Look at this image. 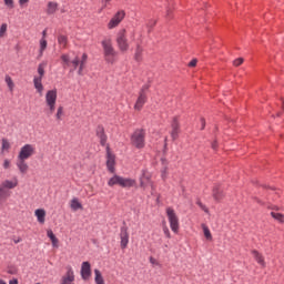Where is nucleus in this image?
<instances>
[{
  "label": "nucleus",
  "mask_w": 284,
  "mask_h": 284,
  "mask_svg": "<svg viewBox=\"0 0 284 284\" xmlns=\"http://www.w3.org/2000/svg\"><path fill=\"white\" fill-rule=\"evenodd\" d=\"M95 134L100 140V145H102L106 150V170L111 174H114V172H116V155L112 153L110 144H108V135L105 134V129L103 128V125L97 126Z\"/></svg>",
  "instance_id": "obj_1"
},
{
  "label": "nucleus",
  "mask_w": 284,
  "mask_h": 284,
  "mask_svg": "<svg viewBox=\"0 0 284 284\" xmlns=\"http://www.w3.org/2000/svg\"><path fill=\"white\" fill-rule=\"evenodd\" d=\"M101 47L103 50L104 61L106 63H110L111 65H114V63L119 61V52L116 51V49H114V45L112 44V38H104L101 41Z\"/></svg>",
  "instance_id": "obj_2"
},
{
  "label": "nucleus",
  "mask_w": 284,
  "mask_h": 284,
  "mask_svg": "<svg viewBox=\"0 0 284 284\" xmlns=\"http://www.w3.org/2000/svg\"><path fill=\"white\" fill-rule=\"evenodd\" d=\"M109 187H114V185H119L120 187L130 189L136 186V180L132 178H123L121 175L114 174L108 181Z\"/></svg>",
  "instance_id": "obj_3"
},
{
  "label": "nucleus",
  "mask_w": 284,
  "mask_h": 284,
  "mask_svg": "<svg viewBox=\"0 0 284 284\" xmlns=\"http://www.w3.org/2000/svg\"><path fill=\"white\" fill-rule=\"evenodd\" d=\"M45 68H48V61H42L38 65L39 77L33 78V85L40 95L43 94V77L45 75Z\"/></svg>",
  "instance_id": "obj_4"
},
{
  "label": "nucleus",
  "mask_w": 284,
  "mask_h": 284,
  "mask_svg": "<svg viewBox=\"0 0 284 284\" xmlns=\"http://www.w3.org/2000/svg\"><path fill=\"white\" fill-rule=\"evenodd\" d=\"M131 145L136 148V150H143L145 148V130L144 129H136L131 134Z\"/></svg>",
  "instance_id": "obj_5"
},
{
  "label": "nucleus",
  "mask_w": 284,
  "mask_h": 284,
  "mask_svg": "<svg viewBox=\"0 0 284 284\" xmlns=\"http://www.w3.org/2000/svg\"><path fill=\"white\" fill-rule=\"evenodd\" d=\"M115 41L120 52H128L130 50V42H128V30L121 29L116 34Z\"/></svg>",
  "instance_id": "obj_6"
},
{
  "label": "nucleus",
  "mask_w": 284,
  "mask_h": 284,
  "mask_svg": "<svg viewBox=\"0 0 284 284\" xmlns=\"http://www.w3.org/2000/svg\"><path fill=\"white\" fill-rule=\"evenodd\" d=\"M166 216L173 234H179L181 225L179 223V215H176V211L172 207H166Z\"/></svg>",
  "instance_id": "obj_7"
},
{
  "label": "nucleus",
  "mask_w": 284,
  "mask_h": 284,
  "mask_svg": "<svg viewBox=\"0 0 284 284\" xmlns=\"http://www.w3.org/2000/svg\"><path fill=\"white\" fill-rule=\"evenodd\" d=\"M87 63H88V53H83L80 59H79V57H75L71 61V65H72L73 70L78 69L79 77H83V70H85Z\"/></svg>",
  "instance_id": "obj_8"
},
{
  "label": "nucleus",
  "mask_w": 284,
  "mask_h": 284,
  "mask_svg": "<svg viewBox=\"0 0 284 284\" xmlns=\"http://www.w3.org/2000/svg\"><path fill=\"white\" fill-rule=\"evenodd\" d=\"M123 19H125V10L116 11L106 24L108 30H114V28H119V26H121L123 22Z\"/></svg>",
  "instance_id": "obj_9"
},
{
  "label": "nucleus",
  "mask_w": 284,
  "mask_h": 284,
  "mask_svg": "<svg viewBox=\"0 0 284 284\" xmlns=\"http://www.w3.org/2000/svg\"><path fill=\"white\" fill-rule=\"evenodd\" d=\"M37 149L34 144H24L18 154V161H28L31 156H34Z\"/></svg>",
  "instance_id": "obj_10"
},
{
  "label": "nucleus",
  "mask_w": 284,
  "mask_h": 284,
  "mask_svg": "<svg viewBox=\"0 0 284 284\" xmlns=\"http://www.w3.org/2000/svg\"><path fill=\"white\" fill-rule=\"evenodd\" d=\"M45 104L49 108L50 114H53L54 111L57 110V89L47 91Z\"/></svg>",
  "instance_id": "obj_11"
},
{
  "label": "nucleus",
  "mask_w": 284,
  "mask_h": 284,
  "mask_svg": "<svg viewBox=\"0 0 284 284\" xmlns=\"http://www.w3.org/2000/svg\"><path fill=\"white\" fill-rule=\"evenodd\" d=\"M181 134V123L179 122V116H174L171 122V139L176 141Z\"/></svg>",
  "instance_id": "obj_12"
},
{
  "label": "nucleus",
  "mask_w": 284,
  "mask_h": 284,
  "mask_svg": "<svg viewBox=\"0 0 284 284\" xmlns=\"http://www.w3.org/2000/svg\"><path fill=\"white\" fill-rule=\"evenodd\" d=\"M145 103H148V94L145 93V89H142L139 93L136 101H135L134 110H136L138 112H141V110H143V105H145Z\"/></svg>",
  "instance_id": "obj_13"
},
{
  "label": "nucleus",
  "mask_w": 284,
  "mask_h": 284,
  "mask_svg": "<svg viewBox=\"0 0 284 284\" xmlns=\"http://www.w3.org/2000/svg\"><path fill=\"white\" fill-rule=\"evenodd\" d=\"M148 183H151L152 190H154V183H152V174L148 170H142L140 176V187H146Z\"/></svg>",
  "instance_id": "obj_14"
},
{
  "label": "nucleus",
  "mask_w": 284,
  "mask_h": 284,
  "mask_svg": "<svg viewBox=\"0 0 284 284\" xmlns=\"http://www.w3.org/2000/svg\"><path fill=\"white\" fill-rule=\"evenodd\" d=\"M212 196L216 203H221L225 199V192L220 184H215L212 190Z\"/></svg>",
  "instance_id": "obj_15"
},
{
  "label": "nucleus",
  "mask_w": 284,
  "mask_h": 284,
  "mask_svg": "<svg viewBox=\"0 0 284 284\" xmlns=\"http://www.w3.org/2000/svg\"><path fill=\"white\" fill-rule=\"evenodd\" d=\"M120 239H121V247L125 250L128 244L130 243V234L128 233V229L122 226L120 230Z\"/></svg>",
  "instance_id": "obj_16"
},
{
  "label": "nucleus",
  "mask_w": 284,
  "mask_h": 284,
  "mask_svg": "<svg viewBox=\"0 0 284 284\" xmlns=\"http://www.w3.org/2000/svg\"><path fill=\"white\" fill-rule=\"evenodd\" d=\"M81 276L83 281H88L92 276V268L90 262H83L81 266Z\"/></svg>",
  "instance_id": "obj_17"
},
{
  "label": "nucleus",
  "mask_w": 284,
  "mask_h": 284,
  "mask_svg": "<svg viewBox=\"0 0 284 284\" xmlns=\"http://www.w3.org/2000/svg\"><path fill=\"white\" fill-rule=\"evenodd\" d=\"M0 185L4 190H14V187L19 185V180L17 178H13L12 180H4Z\"/></svg>",
  "instance_id": "obj_18"
},
{
  "label": "nucleus",
  "mask_w": 284,
  "mask_h": 284,
  "mask_svg": "<svg viewBox=\"0 0 284 284\" xmlns=\"http://www.w3.org/2000/svg\"><path fill=\"white\" fill-rule=\"evenodd\" d=\"M74 283V271L69 267L65 275L62 277L61 284H73Z\"/></svg>",
  "instance_id": "obj_19"
},
{
  "label": "nucleus",
  "mask_w": 284,
  "mask_h": 284,
  "mask_svg": "<svg viewBox=\"0 0 284 284\" xmlns=\"http://www.w3.org/2000/svg\"><path fill=\"white\" fill-rule=\"evenodd\" d=\"M34 216L37 217V221L40 223V225L45 223V211L43 209H37L34 211Z\"/></svg>",
  "instance_id": "obj_20"
},
{
  "label": "nucleus",
  "mask_w": 284,
  "mask_h": 284,
  "mask_svg": "<svg viewBox=\"0 0 284 284\" xmlns=\"http://www.w3.org/2000/svg\"><path fill=\"white\" fill-rule=\"evenodd\" d=\"M45 50H48V39L41 38L39 40V59H41V57H43V53L45 52Z\"/></svg>",
  "instance_id": "obj_21"
},
{
  "label": "nucleus",
  "mask_w": 284,
  "mask_h": 284,
  "mask_svg": "<svg viewBox=\"0 0 284 284\" xmlns=\"http://www.w3.org/2000/svg\"><path fill=\"white\" fill-rule=\"evenodd\" d=\"M161 161L163 165V168L161 169V179L162 181H168V176H169L168 160H165V158H162Z\"/></svg>",
  "instance_id": "obj_22"
},
{
  "label": "nucleus",
  "mask_w": 284,
  "mask_h": 284,
  "mask_svg": "<svg viewBox=\"0 0 284 284\" xmlns=\"http://www.w3.org/2000/svg\"><path fill=\"white\" fill-rule=\"evenodd\" d=\"M16 165L21 174H28L29 166L26 160H18Z\"/></svg>",
  "instance_id": "obj_23"
},
{
  "label": "nucleus",
  "mask_w": 284,
  "mask_h": 284,
  "mask_svg": "<svg viewBox=\"0 0 284 284\" xmlns=\"http://www.w3.org/2000/svg\"><path fill=\"white\" fill-rule=\"evenodd\" d=\"M134 60L138 63H141V61H143V47H141V44H136Z\"/></svg>",
  "instance_id": "obj_24"
},
{
  "label": "nucleus",
  "mask_w": 284,
  "mask_h": 284,
  "mask_svg": "<svg viewBox=\"0 0 284 284\" xmlns=\"http://www.w3.org/2000/svg\"><path fill=\"white\" fill-rule=\"evenodd\" d=\"M57 10H59V3L57 2H48L47 4V14H54V12H57Z\"/></svg>",
  "instance_id": "obj_25"
},
{
  "label": "nucleus",
  "mask_w": 284,
  "mask_h": 284,
  "mask_svg": "<svg viewBox=\"0 0 284 284\" xmlns=\"http://www.w3.org/2000/svg\"><path fill=\"white\" fill-rule=\"evenodd\" d=\"M71 210H73V212H77V210H83V205L81 204V202H79V199L73 197L71 200Z\"/></svg>",
  "instance_id": "obj_26"
},
{
  "label": "nucleus",
  "mask_w": 284,
  "mask_h": 284,
  "mask_svg": "<svg viewBox=\"0 0 284 284\" xmlns=\"http://www.w3.org/2000/svg\"><path fill=\"white\" fill-rule=\"evenodd\" d=\"M58 43L63 50H65L68 48V36H59Z\"/></svg>",
  "instance_id": "obj_27"
},
{
  "label": "nucleus",
  "mask_w": 284,
  "mask_h": 284,
  "mask_svg": "<svg viewBox=\"0 0 284 284\" xmlns=\"http://www.w3.org/2000/svg\"><path fill=\"white\" fill-rule=\"evenodd\" d=\"M4 82L7 83L9 91L14 92V81H12V78L9 74L4 77Z\"/></svg>",
  "instance_id": "obj_28"
},
{
  "label": "nucleus",
  "mask_w": 284,
  "mask_h": 284,
  "mask_svg": "<svg viewBox=\"0 0 284 284\" xmlns=\"http://www.w3.org/2000/svg\"><path fill=\"white\" fill-rule=\"evenodd\" d=\"M1 152L3 153V152H10V148H11V145H10V141H8V139H6V138H3L2 140H1Z\"/></svg>",
  "instance_id": "obj_29"
},
{
  "label": "nucleus",
  "mask_w": 284,
  "mask_h": 284,
  "mask_svg": "<svg viewBox=\"0 0 284 284\" xmlns=\"http://www.w3.org/2000/svg\"><path fill=\"white\" fill-rule=\"evenodd\" d=\"M94 274H95V284H105V281L103 280V275L101 274V271L95 268Z\"/></svg>",
  "instance_id": "obj_30"
},
{
  "label": "nucleus",
  "mask_w": 284,
  "mask_h": 284,
  "mask_svg": "<svg viewBox=\"0 0 284 284\" xmlns=\"http://www.w3.org/2000/svg\"><path fill=\"white\" fill-rule=\"evenodd\" d=\"M10 196V191L6 190L1 184H0V201H6V199H9Z\"/></svg>",
  "instance_id": "obj_31"
},
{
  "label": "nucleus",
  "mask_w": 284,
  "mask_h": 284,
  "mask_svg": "<svg viewBox=\"0 0 284 284\" xmlns=\"http://www.w3.org/2000/svg\"><path fill=\"white\" fill-rule=\"evenodd\" d=\"M271 216L272 219H274L275 221H277L278 223H284V215L282 213L278 212H271Z\"/></svg>",
  "instance_id": "obj_32"
},
{
  "label": "nucleus",
  "mask_w": 284,
  "mask_h": 284,
  "mask_svg": "<svg viewBox=\"0 0 284 284\" xmlns=\"http://www.w3.org/2000/svg\"><path fill=\"white\" fill-rule=\"evenodd\" d=\"M253 256L260 265L265 266V261L263 260V256L261 255V253H258V251H253Z\"/></svg>",
  "instance_id": "obj_33"
},
{
  "label": "nucleus",
  "mask_w": 284,
  "mask_h": 284,
  "mask_svg": "<svg viewBox=\"0 0 284 284\" xmlns=\"http://www.w3.org/2000/svg\"><path fill=\"white\" fill-rule=\"evenodd\" d=\"M61 61L64 63V65L68 68L70 67V54L68 53H63L61 57H60Z\"/></svg>",
  "instance_id": "obj_34"
},
{
  "label": "nucleus",
  "mask_w": 284,
  "mask_h": 284,
  "mask_svg": "<svg viewBox=\"0 0 284 284\" xmlns=\"http://www.w3.org/2000/svg\"><path fill=\"white\" fill-rule=\"evenodd\" d=\"M47 235L50 239V241H52L53 245H55L58 240H57V236L54 235V232H52V230H49L47 231Z\"/></svg>",
  "instance_id": "obj_35"
},
{
  "label": "nucleus",
  "mask_w": 284,
  "mask_h": 284,
  "mask_svg": "<svg viewBox=\"0 0 284 284\" xmlns=\"http://www.w3.org/2000/svg\"><path fill=\"white\" fill-rule=\"evenodd\" d=\"M162 232H163V234H164V236L166 239H171L172 237V235L170 234V229L168 227V224H165V223L163 224Z\"/></svg>",
  "instance_id": "obj_36"
},
{
  "label": "nucleus",
  "mask_w": 284,
  "mask_h": 284,
  "mask_svg": "<svg viewBox=\"0 0 284 284\" xmlns=\"http://www.w3.org/2000/svg\"><path fill=\"white\" fill-rule=\"evenodd\" d=\"M6 32H8V24L2 23L1 27H0V38L6 37Z\"/></svg>",
  "instance_id": "obj_37"
},
{
  "label": "nucleus",
  "mask_w": 284,
  "mask_h": 284,
  "mask_svg": "<svg viewBox=\"0 0 284 284\" xmlns=\"http://www.w3.org/2000/svg\"><path fill=\"white\" fill-rule=\"evenodd\" d=\"M62 116H63V106L60 105L55 113L57 121H61Z\"/></svg>",
  "instance_id": "obj_38"
},
{
  "label": "nucleus",
  "mask_w": 284,
  "mask_h": 284,
  "mask_svg": "<svg viewBox=\"0 0 284 284\" xmlns=\"http://www.w3.org/2000/svg\"><path fill=\"white\" fill-rule=\"evenodd\" d=\"M196 205H199V207H201V210H203V212H205V214H210V209H207V206H205V204L201 203V200L196 201Z\"/></svg>",
  "instance_id": "obj_39"
},
{
  "label": "nucleus",
  "mask_w": 284,
  "mask_h": 284,
  "mask_svg": "<svg viewBox=\"0 0 284 284\" xmlns=\"http://www.w3.org/2000/svg\"><path fill=\"white\" fill-rule=\"evenodd\" d=\"M4 6L9 9V10H13L14 8V0H3Z\"/></svg>",
  "instance_id": "obj_40"
},
{
  "label": "nucleus",
  "mask_w": 284,
  "mask_h": 284,
  "mask_svg": "<svg viewBox=\"0 0 284 284\" xmlns=\"http://www.w3.org/2000/svg\"><path fill=\"white\" fill-rule=\"evenodd\" d=\"M203 232H204V236L205 239H212V233L210 232V229L207 226H203Z\"/></svg>",
  "instance_id": "obj_41"
},
{
  "label": "nucleus",
  "mask_w": 284,
  "mask_h": 284,
  "mask_svg": "<svg viewBox=\"0 0 284 284\" xmlns=\"http://www.w3.org/2000/svg\"><path fill=\"white\" fill-rule=\"evenodd\" d=\"M243 63V58H237L233 61V65H235V68H239V65H242Z\"/></svg>",
  "instance_id": "obj_42"
},
{
  "label": "nucleus",
  "mask_w": 284,
  "mask_h": 284,
  "mask_svg": "<svg viewBox=\"0 0 284 284\" xmlns=\"http://www.w3.org/2000/svg\"><path fill=\"white\" fill-rule=\"evenodd\" d=\"M148 28H154V26H156V20H154V19H151L149 22H148Z\"/></svg>",
  "instance_id": "obj_43"
},
{
  "label": "nucleus",
  "mask_w": 284,
  "mask_h": 284,
  "mask_svg": "<svg viewBox=\"0 0 284 284\" xmlns=\"http://www.w3.org/2000/svg\"><path fill=\"white\" fill-rule=\"evenodd\" d=\"M196 63H197L196 59L191 60L189 62V68H196Z\"/></svg>",
  "instance_id": "obj_44"
},
{
  "label": "nucleus",
  "mask_w": 284,
  "mask_h": 284,
  "mask_svg": "<svg viewBox=\"0 0 284 284\" xmlns=\"http://www.w3.org/2000/svg\"><path fill=\"white\" fill-rule=\"evenodd\" d=\"M3 168H4V170H10V160L3 161Z\"/></svg>",
  "instance_id": "obj_45"
},
{
  "label": "nucleus",
  "mask_w": 284,
  "mask_h": 284,
  "mask_svg": "<svg viewBox=\"0 0 284 284\" xmlns=\"http://www.w3.org/2000/svg\"><path fill=\"white\" fill-rule=\"evenodd\" d=\"M28 3H30V0H19V6H21V7H23Z\"/></svg>",
  "instance_id": "obj_46"
},
{
  "label": "nucleus",
  "mask_w": 284,
  "mask_h": 284,
  "mask_svg": "<svg viewBox=\"0 0 284 284\" xmlns=\"http://www.w3.org/2000/svg\"><path fill=\"white\" fill-rule=\"evenodd\" d=\"M110 1L112 0H102V4H103L102 9L108 8V3H110Z\"/></svg>",
  "instance_id": "obj_47"
},
{
  "label": "nucleus",
  "mask_w": 284,
  "mask_h": 284,
  "mask_svg": "<svg viewBox=\"0 0 284 284\" xmlns=\"http://www.w3.org/2000/svg\"><path fill=\"white\" fill-rule=\"evenodd\" d=\"M150 263H152L153 265H160L154 257H150Z\"/></svg>",
  "instance_id": "obj_48"
},
{
  "label": "nucleus",
  "mask_w": 284,
  "mask_h": 284,
  "mask_svg": "<svg viewBox=\"0 0 284 284\" xmlns=\"http://www.w3.org/2000/svg\"><path fill=\"white\" fill-rule=\"evenodd\" d=\"M47 37H48V29H44L42 31V38L41 39H47Z\"/></svg>",
  "instance_id": "obj_49"
},
{
  "label": "nucleus",
  "mask_w": 284,
  "mask_h": 284,
  "mask_svg": "<svg viewBox=\"0 0 284 284\" xmlns=\"http://www.w3.org/2000/svg\"><path fill=\"white\" fill-rule=\"evenodd\" d=\"M9 284H19V281L17 278L10 280Z\"/></svg>",
  "instance_id": "obj_50"
},
{
  "label": "nucleus",
  "mask_w": 284,
  "mask_h": 284,
  "mask_svg": "<svg viewBox=\"0 0 284 284\" xmlns=\"http://www.w3.org/2000/svg\"><path fill=\"white\" fill-rule=\"evenodd\" d=\"M13 243H21V237H13Z\"/></svg>",
  "instance_id": "obj_51"
},
{
  "label": "nucleus",
  "mask_w": 284,
  "mask_h": 284,
  "mask_svg": "<svg viewBox=\"0 0 284 284\" xmlns=\"http://www.w3.org/2000/svg\"><path fill=\"white\" fill-rule=\"evenodd\" d=\"M201 123H202V130H205V119H201Z\"/></svg>",
  "instance_id": "obj_52"
},
{
  "label": "nucleus",
  "mask_w": 284,
  "mask_h": 284,
  "mask_svg": "<svg viewBox=\"0 0 284 284\" xmlns=\"http://www.w3.org/2000/svg\"><path fill=\"white\" fill-rule=\"evenodd\" d=\"M212 148L214 149V150H216V148H219V143L215 141V142H213L212 143Z\"/></svg>",
  "instance_id": "obj_53"
},
{
  "label": "nucleus",
  "mask_w": 284,
  "mask_h": 284,
  "mask_svg": "<svg viewBox=\"0 0 284 284\" xmlns=\"http://www.w3.org/2000/svg\"><path fill=\"white\" fill-rule=\"evenodd\" d=\"M171 14H172V11L168 10V11H166V17H168V19H170Z\"/></svg>",
  "instance_id": "obj_54"
},
{
  "label": "nucleus",
  "mask_w": 284,
  "mask_h": 284,
  "mask_svg": "<svg viewBox=\"0 0 284 284\" xmlns=\"http://www.w3.org/2000/svg\"><path fill=\"white\" fill-rule=\"evenodd\" d=\"M134 34H135V32L132 31V32H131V39H132V41H134Z\"/></svg>",
  "instance_id": "obj_55"
},
{
  "label": "nucleus",
  "mask_w": 284,
  "mask_h": 284,
  "mask_svg": "<svg viewBox=\"0 0 284 284\" xmlns=\"http://www.w3.org/2000/svg\"><path fill=\"white\" fill-rule=\"evenodd\" d=\"M274 210H278V207H274Z\"/></svg>",
  "instance_id": "obj_56"
}]
</instances>
